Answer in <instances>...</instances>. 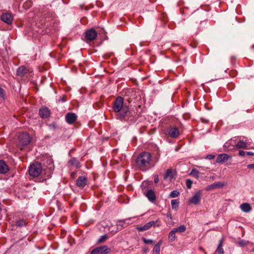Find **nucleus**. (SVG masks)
<instances>
[{"label":"nucleus","instance_id":"nucleus-1","mask_svg":"<svg viewBox=\"0 0 254 254\" xmlns=\"http://www.w3.org/2000/svg\"><path fill=\"white\" fill-rule=\"evenodd\" d=\"M113 111L117 113V118L119 119H126L131 121V117L134 112L129 110L128 107L124 105V99L118 97L114 101L113 105Z\"/></svg>","mask_w":254,"mask_h":254},{"label":"nucleus","instance_id":"nucleus-2","mask_svg":"<svg viewBox=\"0 0 254 254\" xmlns=\"http://www.w3.org/2000/svg\"><path fill=\"white\" fill-rule=\"evenodd\" d=\"M151 155L147 152H143L139 154L135 160L136 166L140 169L145 170L149 167L151 161Z\"/></svg>","mask_w":254,"mask_h":254},{"label":"nucleus","instance_id":"nucleus-3","mask_svg":"<svg viewBox=\"0 0 254 254\" xmlns=\"http://www.w3.org/2000/svg\"><path fill=\"white\" fill-rule=\"evenodd\" d=\"M42 171V165L37 162L31 165L29 169V175L34 177H38Z\"/></svg>","mask_w":254,"mask_h":254},{"label":"nucleus","instance_id":"nucleus-4","mask_svg":"<svg viewBox=\"0 0 254 254\" xmlns=\"http://www.w3.org/2000/svg\"><path fill=\"white\" fill-rule=\"evenodd\" d=\"M18 140L19 145L21 146V149H22V147H24L29 144L31 141L30 137L27 133L20 134L18 136Z\"/></svg>","mask_w":254,"mask_h":254},{"label":"nucleus","instance_id":"nucleus-5","mask_svg":"<svg viewBox=\"0 0 254 254\" xmlns=\"http://www.w3.org/2000/svg\"><path fill=\"white\" fill-rule=\"evenodd\" d=\"M111 252V249L107 246H103L93 249L91 252V254H108Z\"/></svg>","mask_w":254,"mask_h":254},{"label":"nucleus","instance_id":"nucleus-6","mask_svg":"<svg viewBox=\"0 0 254 254\" xmlns=\"http://www.w3.org/2000/svg\"><path fill=\"white\" fill-rule=\"evenodd\" d=\"M202 195V191L198 190L190 198L189 200V204H193L194 205H197L200 201Z\"/></svg>","mask_w":254,"mask_h":254},{"label":"nucleus","instance_id":"nucleus-7","mask_svg":"<svg viewBox=\"0 0 254 254\" xmlns=\"http://www.w3.org/2000/svg\"><path fill=\"white\" fill-rule=\"evenodd\" d=\"M1 19L5 23L10 25L13 21V16L9 13H3L1 16Z\"/></svg>","mask_w":254,"mask_h":254},{"label":"nucleus","instance_id":"nucleus-8","mask_svg":"<svg viewBox=\"0 0 254 254\" xmlns=\"http://www.w3.org/2000/svg\"><path fill=\"white\" fill-rule=\"evenodd\" d=\"M77 119V116L75 114L73 113H68L65 116V120L69 124H73Z\"/></svg>","mask_w":254,"mask_h":254},{"label":"nucleus","instance_id":"nucleus-9","mask_svg":"<svg viewBox=\"0 0 254 254\" xmlns=\"http://www.w3.org/2000/svg\"><path fill=\"white\" fill-rule=\"evenodd\" d=\"M85 36L87 40L89 41H92L96 38L97 36V33L94 30L92 29H90L86 32Z\"/></svg>","mask_w":254,"mask_h":254},{"label":"nucleus","instance_id":"nucleus-10","mask_svg":"<svg viewBox=\"0 0 254 254\" xmlns=\"http://www.w3.org/2000/svg\"><path fill=\"white\" fill-rule=\"evenodd\" d=\"M87 182V179L86 177L80 176L76 180V185L79 188H82L86 185Z\"/></svg>","mask_w":254,"mask_h":254},{"label":"nucleus","instance_id":"nucleus-11","mask_svg":"<svg viewBox=\"0 0 254 254\" xmlns=\"http://www.w3.org/2000/svg\"><path fill=\"white\" fill-rule=\"evenodd\" d=\"M179 134V129L176 127H171L168 130V135L172 138H176Z\"/></svg>","mask_w":254,"mask_h":254},{"label":"nucleus","instance_id":"nucleus-12","mask_svg":"<svg viewBox=\"0 0 254 254\" xmlns=\"http://www.w3.org/2000/svg\"><path fill=\"white\" fill-rule=\"evenodd\" d=\"M155 221H150L143 226L137 227L136 229L139 231H144L149 229L152 226L154 225Z\"/></svg>","mask_w":254,"mask_h":254},{"label":"nucleus","instance_id":"nucleus-13","mask_svg":"<svg viewBox=\"0 0 254 254\" xmlns=\"http://www.w3.org/2000/svg\"><path fill=\"white\" fill-rule=\"evenodd\" d=\"M9 170L8 166L3 160H0V173L5 174Z\"/></svg>","mask_w":254,"mask_h":254},{"label":"nucleus","instance_id":"nucleus-14","mask_svg":"<svg viewBox=\"0 0 254 254\" xmlns=\"http://www.w3.org/2000/svg\"><path fill=\"white\" fill-rule=\"evenodd\" d=\"M229 158V156L228 154L225 153L220 154L218 156L216 162L217 163L224 162L227 161Z\"/></svg>","mask_w":254,"mask_h":254},{"label":"nucleus","instance_id":"nucleus-15","mask_svg":"<svg viewBox=\"0 0 254 254\" xmlns=\"http://www.w3.org/2000/svg\"><path fill=\"white\" fill-rule=\"evenodd\" d=\"M39 114L42 118H48L50 115V111L46 107L42 108L39 111Z\"/></svg>","mask_w":254,"mask_h":254},{"label":"nucleus","instance_id":"nucleus-16","mask_svg":"<svg viewBox=\"0 0 254 254\" xmlns=\"http://www.w3.org/2000/svg\"><path fill=\"white\" fill-rule=\"evenodd\" d=\"M148 199L151 202H154L156 200V195L152 190H149L145 194Z\"/></svg>","mask_w":254,"mask_h":254},{"label":"nucleus","instance_id":"nucleus-17","mask_svg":"<svg viewBox=\"0 0 254 254\" xmlns=\"http://www.w3.org/2000/svg\"><path fill=\"white\" fill-rule=\"evenodd\" d=\"M240 209L244 212H249L252 210V207L250 204L248 203H242L240 206Z\"/></svg>","mask_w":254,"mask_h":254},{"label":"nucleus","instance_id":"nucleus-18","mask_svg":"<svg viewBox=\"0 0 254 254\" xmlns=\"http://www.w3.org/2000/svg\"><path fill=\"white\" fill-rule=\"evenodd\" d=\"M128 220H129V219H128ZM127 220V219L123 220H119L118 222L120 223V224L117 226V230L114 231V230H110V232L112 234V235H114L119 230H121L122 229V228L123 227V224Z\"/></svg>","mask_w":254,"mask_h":254},{"label":"nucleus","instance_id":"nucleus-19","mask_svg":"<svg viewBox=\"0 0 254 254\" xmlns=\"http://www.w3.org/2000/svg\"><path fill=\"white\" fill-rule=\"evenodd\" d=\"M68 163L70 165H71L72 166H74L77 168H78L80 167V166H81L80 162L75 158H73L71 159L70 160H69Z\"/></svg>","mask_w":254,"mask_h":254},{"label":"nucleus","instance_id":"nucleus-20","mask_svg":"<svg viewBox=\"0 0 254 254\" xmlns=\"http://www.w3.org/2000/svg\"><path fill=\"white\" fill-rule=\"evenodd\" d=\"M173 178H174V175H173L172 170L170 169L167 170L164 176V179L165 180H167V179H169L171 180Z\"/></svg>","mask_w":254,"mask_h":254},{"label":"nucleus","instance_id":"nucleus-21","mask_svg":"<svg viewBox=\"0 0 254 254\" xmlns=\"http://www.w3.org/2000/svg\"><path fill=\"white\" fill-rule=\"evenodd\" d=\"M235 147L237 149L247 148V143L242 140H240L238 142L237 144L235 145Z\"/></svg>","mask_w":254,"mask_h":254},{"label":"nucleus","instance_id":"nucleus-22","mask_svg":"<svg viewBox=\"0 0 254 254\" xmlns=\"http://www.w3.org/2000/svg\"><path fill=\"white\" fill-rule=\"evenodd\" d=\"M223 242V239H221L219 242V245L216 250V251L218 252V254H224V253L223 249L222 248Z\"/></svg>","mask_w":254,"mask_h":254},{"label":"nucleus","instance_id":"nucleus-23","mask_svg":"<svg viewBox=\"0 0 254 254\" xmlns=\"http://www.w3.org/2000/svg\"><path fill=\"white\" fill-rule=\"evenodd\" d=\"M26 73V69L24 66L19 67L17 70V75L21 77H22Z\"/></svg>","mask_w":254,"mask_h":254},{"label":"nucleus","instance_id":"nucleus-24","mask_svg":"<svg viewBox=\"0 0 254 254\" xmlns=\"http://www.w3.org/2000/svg\"><path fill=\"white\" fill-rule=\"evenodd\" d=\"M176 232L174 229L170 232L168 236V239L170 241L172 242L175 240L176 238Z\"/></svg>","mask_w":254,"mask_h":254},{"label":"nucleus","instance_id":"nucleus-25","mask_svg":"<svg viewBox=\"0 0 254 254\" xmlns=\"http://www.w3.org/2000/svg\"><path fill=\"white\" fill-rule=\"evenodd\" d=\"M190 175L194 177L196 179H198L199 177V172L195 169H192Z\"/></svg>","mask_w":254,"mask_h":254},{"label":"nucleus","instance_id":"nucleus-26","mask_svg":"<svg viewBox=\"0 0 254 254\" xmlns=\"http://www.w3.org/2000/svg\"><path fill=\"white\" fill-rule=\"evenodd\" d=\"M176 232L182 233L186 230V227L184 225H182L178 228L174 229Z\"/></svg>","mask_w":254,"mask_h":254},{"label":"nucleus","instance_id":"nucleus-27","mask_svg":"<svg viewBox=\"0 0 254 254\" xmlns=\"http://www.w3.org/2000/svg\"><path fill=\"white\" fill-rule=\"evenodd\" d=\"M250 244V242L248 241L241 240L238 242V244L241 247H245Z\"/></svg>","mask_w":254,"mask_h":254},{"label":"nucleus","instance_id":"nucleus-28","mask_svg":"<svg viewBox=\"0 0 254 254\" xmlns=\"http://www.w3.org/2000/svg\"><path fill=\"white\" fill-rule=\"evenodd\" d=\"M213 185L215 189L223 188L225 185V183L222 182H215L213 183Z\"/></svg>","mask_w":254,"mask_h":254},{"label":"nucleus","instance_id":"nucleus-29","mask_svg":"<svg viewBox=\"0 0 254 254\" xmlns=\"http://www.w3.org/2000/svg\"><path fill=\"white\" fill-rule=\"evenodd\" d=\"M171 205L173 209H176L179 206V202L176 199H173L171 201Z\"/></svg>","mask_w":254,"mask_h":254},{"label":"nucleus","instance_id":"nucleus-30","mask_svg":"<svg viewBox=\"0 0 254 254\" xmlns=\"http://www.w3.org/2000/svg\"><path fill=\"white\" fill-rule=\"evenodd\" d=\"M108 238L107 235H104L100 237V238L98 240V243H101L105 242Z\"/></svg>","mask_w":254,"mask_h":254},{"label":"nucleus","instance_id":"nucleus-31","mask_svg":"<svg viewBox=\"0 0 254 254\" xmlns=\"http://www.w3.org/2000/svg\"><path fill=\"white\" fill-rule=\"evenodd\" d=\"M179 194V192L177 190H173L170 194V197L174 198L177 197Z\"/></svg>","mask_w":254,"mask_h":254},{"label":"nucleus","instance_id":"nucleus-32","mask_svg":"<svg viewBox=\"0 0 254 254\" xmlns=\"http://www.w3.org/2000/svg\"><path fill=\"white\" fill-rule=\"evenodd\" d=\"M143 242L146 244H154V241L151 239H146L144 238H142Z\"/></svg>","mask_w":254,"mask_h":254},{"label":"nucleus","instance_id":"nucleus-33","mask_svg":"<svg viewBox=\"0 0 254 254\" xmlns=\"http://www.w3.org/2000/svg\"><path fill=\"white\" fill-rule=\"evenodd\" d=\"M192 184V181L190 179H187L186 182V186L188 189H190L191 188V185Z\"/></svg>","mask_w":254,"mask_h":254},{"label":"nucleus","instance_id":"nucleus-34","mask_svg":"<svg viewBox=\"0 0 254 254\" xmlns=\"http://www.w3.org/2000/svg\"><path fill=\"white\" fill-rule=\"evenodd\" d=\"M16 225L18 226L22 227L26 225V222L23 220H20L17 221Z\"/></svg>","mask_w":254,"mask_h":254},{"label":"nucleus","instance_id":"nucleus-35","mask_svg":"<svg viewBox=\"0 0 254 254\" xmlns=\"http://www.w3.org/2000/svg\"><path fill=\"white\" fill-rule=\"evenodd\" d=\"M32 6V2L31 0H27L23 4L25 8H28L29 7Z\"/></svg>","mask_w":254,"mask_h":254},{"label":"nucleus","instance_id":"nucleus-36","mask_svg":"<svg viewBox=\"0 0 254 254\" xmlns=\"http://www.w3.org/2000/svg\"><path fill=\"white\" fill-rule=\"evenodd\" d=\"M49 161V164L48 169L50 170V171H52L54 170L53 162L51 159H50Z\"/></svg>","mask_w":254,"mask_h":254},{"label":"nucleus","instance_id":"nucleus-37","mask_svg":"<svg viewBox=\"0 0 254 254\" xmlns=\"http://www.w3.org/2000/svg\"><path fill=\"white\" fill-rule=\"evenodd\" d=\"M160 248H158L157 246L154 247L153 250V254H160Z\"/></svg>","mask_w":254,"mask_h":254},{"label":"nucleus","instance_id":"nucleus-38","mask_svg":"<svg viewBox=\"0 0 254 254\" xmlns=\"http://www.w3.org/2000/svg\"><path fill=\"white\" fill-rule=\"evenodd\" d=\"M213 189H215L214 188V185H213V184H211V185L208 186L206 189L205 190H213Z\"/></svg>","mask_w":254,"mask_h":254},{"label":"nucleus","instance_id":"nucleus-39","mask_svg":"<svg viewBox=\"0 0 254 254\" xmlns=\"http://www.w3.org/2000/svg\"><path fill=\"white\" fill-rule=\"evenodd\" d=\"M246 154V152L243 150H240L239 152V155L240 156H244Z\"/></svg>","mask_w":254,"mask_h":254},{"label":"nucleus","instance_id":"nucleus-40","mask_svg":"<svg viewBox=\"0 0 254 254\" xmlns=\"http://www.w3.org/2000/svg\"><path fill=\"white\" fill-rule=\"evenodd\" d=\"M162 244V241L161 240L154 246L155 247L157 246L158 248H160V246H161Z\"/></svg>","mask_w":254,"mask_h":254},{"label":"nucleus","instance_id":"nucleus-41","mask_svg":"<svg viewBox=\"0 0 254 254\" xmlns=\"http://www.w3.org/2000/svg\"><path fill=\"white\" fill-rule=\"evenodd\" d=\"M248 168L251 169H254V164H249L247 166Z\"/></svg>","mask_w":254,"mask_h":254},{"label":"nucleus","instance_id":"nucleus-42","mask_svg":"<svg viewBox=\"0 0 254 254\" xmlns=\"http://www.w3.org/2000/svg\"><path fill=\"white\" fill-rule=\"evenodd\" d=\"M246 154L249 156L254 155V152L252 151L246 152Z\"/></svg>","mask_w":254,"mask_h":254},{"label":"nucleus","instance_id":"nucleus-43","mask_svg":"<svg viewBox=\"0 0 254 254\" xmlns=\"http://www.w3.org/2000/svg\"><path fill=\"white\" fill-rule=\"evenodd\" d=\"M3 90L0 87V96L3 97Z\"/></svg>","mask_w":254,"mask_h":254},{"label":"nucleus","instance_id":"nucleus-44","mask_svg":"<svg viewBox=\"0 0 254 254\" xmlns=\"http://www.w3.org/2000/svg\"><path fill=\"white\" fill-rule=\"evenodd\" d=\"M214 158V156L212 155H207V156L206 157V158L207 159H212Z\"/></svg>","mask_w":254,"mask_h":254},{"label":"nucleus","instance_id":"nucleus-45","mask_svg":"<svg viewBox=\"0 0 254 254\" xmlns=\"http://www.w3.org/2000/svg\"><path fill=\"white\" fill-rule=\"evenodd\" d=\"M158 181H159L158 176L157 175H156L155 176V178H154V182L155 183H157L158 182Z\"/></svg>","mask_w":254,"mask_h":254},{"label":"nucleus","instance_id":"nucleus-46","mask_svg":"<svg viewBox=\"0 0 254 254\" xmlns=\"http://www.w3.org/2000/svg\"><path fill=\"white\" fill-rule=\"evenodd\" d=\"M167 217L168 218H169L170 219H172V216H171V214L170 213H168L167 214Z\"/></svg>","mask_w":254,"mask_h":254},{"label":"nucleus","instance_id":"nucleus-47","mask_svg":"<svg viewBox=\"0 0 254 254\" xmlns=\"http://www.w3.org/2000/svg\"><path fill=\"white\" fill-rule=\"evenodd\" d=\"M71 176L72 177H74V176H75V173H72L71 174Z\"/></svg>","mask_w":254,"mask_h":254},{"label":"nucleus","instance_id":"nucleus-48","mask_svg":"<svg viewBox=\"0 0 254 254\" xmlns=\"http://www.w3.org/2000/svg\"><path fill=\"white\" fill-rule=\"evenodd\" d=\"M252 252H254V248L253 249V250H252Z\"/></svg>","mask_w":254,"mask_h":254}]
</instances>
